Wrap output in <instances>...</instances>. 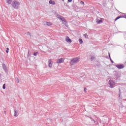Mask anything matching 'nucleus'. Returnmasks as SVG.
<instances>
[{"label": "nucleus", "mask_w": 126, "mask_h": 126, "mask_svg": "<svg viewBox=\"0 0 126 126\" xmlns=\"http://www.w3.org/2000/svg\"><path fill=\"white\" fill-rule=\"evenodd\" d=\"M28 34H29V35H30V36H31V33L30 32H29Z\"/></svg>", "instance_id": "nucleus-25"}, {"label": "nucleus", "mask_w": 126, "mask_h": 126, "mask_svg": "<svg viewBox=\"0 0 126 126\" xmlns=\"http://www.w3.org/2000/svg\"><path fill=\"white\" fill-rule=\"evenodd\" d=\"M87 35V34H83V36H84V37L86 38V39H87V38H88V35Z\"/></svg>", "instance_id": "nucleus-16"}, {"label": "nucleus", "mask_w": 126, "mask_h": 126, "mask_svg": "<svg viewBox=\"0 0 126 126\" xmlns=\"http://www.w3.org/2000/svg\"><path fill=\"white\" fill-rule=\"evenodd\" d=\"M68 1L69 2H71V1H72V0H68Z\"/></svg>", "instance_id": "nucleus-22"}, {"label": "nucleus", "mask_w": 126, "mask_h": 126, "mask_svg": "<svg viewBox=\"0 0 126 126\" xmlns=\"http://www.w3.org/2000/svg\"><path fill=\"white\" fill-rule=\"evenodd\" d=\"M79 43H80V44H83V41L82 40V39H81V38H80L79 39Z\"/></svg>", "instance_id": "nucleus-14"}, {"label": "nucleus", "mask_w": 126, "mask_h": 126, "mask_svg": "<svg viewBox=\"0 0 126 126\" xmlns=\"http://www.w3.org/2000/svg\"><path fill=\"white\" fill-rule=\"evenodd\" d=\"M14 116L15 117H17V112H16V110H14Z\"/></svg>", "instance_id": "nucleus-15"}, {"label": "nucleus", "mask_w": 126, "mask_h": 126, "mask_svg": "<svg viewBox=\"0 0 126 126\" xmlns=\"http://www.w3.org/2000/svg\"><path fill=\"white\" fill-rule=\"evenodd\" d=\"M33 55L34 56H37V53H34Z\"/></svg>", "instance_id": "nucleus-24"}, {"label": "nucleus", "mask_w": 126, "mask_h": 126, "mask_svg": "<svg viewBox=\"0 0 126 126\" xmlns=\"http://www.w3.org/2000/svg\"><path fill=\"white\" fill-rule=\"evenodd\" d=\"M116 67H117V68H119V69H121L122 68H124V67H125V66L121 64L116 65Z\"/></svg>", "instance_id": "nucleus-8"}, {"label": "nucleus", "mask_w": 126, "mask_h": 126, "mask_svg": "<svg viewBox=\"0 0 126 126\" xmlns=\"http://www.w3.org/2000/svg\"><path fill=\"white\" fill-rule=\"evenodd\" d=\"M108 83L110 85V88H114L115 87V85L116 84V83H115V82H114L113 80H109Z\"/></svg>", "instance_id": "nucleus-4"}, {"label": "nucleus", "mask_w": 126, "mask_h": 126, "mask_svg": "<svg viewBox=\"0 0 126 126\" xmlns=\"http://www.w3.org/2000/svg\"><path fill=\"white\" fill-rule=\"evenodd\" d=\"M49 3H50V4L55 5V4H56V2H55V1H53V0H50L49 1Z\"/></svg>", "instance_id": "nucleus-10"}, {"label": "nucleus", "mask_w": 126, "mask_h": 126, "mask_svg": "<svg viewBox=\"0 0 126 126\" xmlns=\"http://www.w3.org/2000/svg\"><path fill=\"white\" fill-rule=\"evenodd\" d=\"M45 25H48V26H51L53 25V23L50 22H45Z\"/></svg>", "instance_id": "nucleus-9"}, {"label": "nucleus", "mask_w": 126, "mask_h": 126, "mask_svg": "<svg viewBox=\"0 0 126 126\" xmlns=\"http://www.w3.org/2000/svg\"><path fill=\"white\" fill-rule=\"evenodd\" d=\"M62 1H64V0H62Z\"/></svg>", "instance_id": "nucleus-27"}, {"label": "nucleus", "mask_w": 126, "mask_h": 126, "mask_svg": "<svg viewBox=\"0 0 126 126\" xmlns=\"http://www.w3.org/2000/svg\"><path fill=\"white\" fill-rule=\"evenodd\" d=\"M12 0H6L7 3L8 4H10L11 3V1Z\"/></svg>", "instance_id": "nucleus-13"}, {"label": "nucleus", "mask_w": 126, "mask_h": 126, "mask_svg": "<svg viewBox=\"0 0 126 126\" xmlns=\"http://www.w3.org/2000/svg\"><path fill=\"white\" fill-rule=\"evenodd\" d=\"M63 62H64V59L60 58V59L57 60V63H63Z\"/></svg>", "instance_id": "nucleus-6"}, {"label": "nucleus", "mask_w": 126, "mask_h": 126, "mask_svg": "<svg viewBox=\"0 0 126 126\" xmlns=\"http://www.w3.org/2000/svg\"><path fill=\"white\" fill-rule=\"evenodd\" d=\"M102 22H103V20H100L99 21H96V23L97 24H100V23H102Z\"/></svg>", "instance_id": "nucleus-12"}, {"label": "nucleus", "mask_w": 126, "mask_h": 126, "mask_svg": "<svg viewBox=\"0 0 126 126\" xmlns=\"http://www.w3.org/2000/svg\"><path fill=\"white\" fill-rule=\"evenodd\" d=\"M122 17H123V16H118V17L115 19V21H117V20H118V19H120V18H122Z\"/></svg>", "instance_id": "nucleus-11"}, {"label": "nucleus", "mask_w": 126, "mask_h": 126, "mask_svg": "<svg viewBox=\"0 0 126 126\" xmlns=\"http://www.w3.org/2000/svg\"><path fill=\"white\" fill-rule=\"evenodd\" d=\"M79 61V58L78 57H77L76 58L72 59L70 63L72 65H73L74 64V63H78Z\"/></svg>", "instance_id": "nucleus-3"}, {"label": "nucleus", "mask_w": 126, "mask_h": 126, "mask_svg": "<svg viewBox=\"0 0 126 126\" xmlns=\"http://www.w3.org/2000/svg\"><path fill=\"white\" fill-rule=\"evenodd\" d=\"M2 88H3V89H5V84L3 85Z\"/></svg>", "instance_id": "nucleus-18"}, {"label": "nucleus", "mask_w": 126, "mask_h": 126, "mask_svg": "<svg viewBox=\"0 0 126 126\" xmlns=\"http://www.w3.org/2000/svg\"><path fill=\"white\" fill-rule=\"evenodd\" d=\"M80 3H81V4H84V2L83 1H80Z\"/></svg>", "instance_id": "nucleus-20"}, {"label": "nucleus", "mask_w": 126, "mask_h": 126, "mask_svg": "<svg viewBox=\"0 0 126 126\" xmlns=\"http://www.w3.org/2000/svg\"><path fill=\"white\" fill-rule=\"evenodd\" d=\"M65 40L66 42H67V43H71V39H70V38H69V37H68V36H66L65 37Z\"/></svg>", "instance_id": "nucleus-7"}, {"label": "nucleus", "mask_w": 126, "mask_h": 126, "mask_svg": "<svg viewBox=\"0 0 126 126\" xmlns=\"http://www.w3.org/2000/svg\"><path fill=\"white\" fill-rule=\"evenodd\" d=\"M86 90H87V89L86 88H84V92H85V93H86Z\"/></svg>", "instance_id": "nucleus-21"}, {"label": "nucleus", "mask_w": 126, "mask_h": 126, "mask_svg": "<svg viewBox=\"0 0 126 126\" xmlns=\"http://www.w3.org/2000/svg\"><path fill=\"white\" fill-rule=\"evenodd\" d=\"M110 61H111L112 63H114V61H113V60H112L111 59Z\"/></svg>", "instance_id": "nucleus-23"}, {"label": "nucleus", "mask_w": 126, "mask_h": 126, "mask_svg": "<svg viewBox=\"0 0 126 126\" xmlns=\"http://www.w3.org/2000/svg\"><path fill=\"white\" fill-rule=\"evenodd\" d=\"M19 5H20V3L16 0H14L12 3V6H13L14 8H16V9H17V8L19 7Z\"/></svg>", "instance_id": "nucleus-1"}, {"label": "nucleus", "mask_w": 126, "mask_h": 126, "mask_svg": "<svg viewBox=\"0 0 126 126\" xmlns=\"http://www.w3.org/2000/svg\"><path fill=\"white\" fill-rule=\"evenodd\" d=\"M57 17L59 19V20H62L63 24H64L66 26V20L64 18L60 15H57Z\"/></svg>", "instance_id": "nucleus-2"}, {"label": "nucleus", "mask_w": 126, "mask_h": 126, "mask_svg": "<svg viewBox=\"0 0 126 126\" xmlns=\"http://www.w3.org/2000/svg\"><path fill=\"white\" fill-rule=\"evenodd\" d=\"M53 61H52L51 59H49L48 61V66L50 67V68H52L53 67Z\"/></svg>", "instance_id": "nucleus-5"}, {"label": "nucleus", "mask_w": 126, "mask_h": 126, "mask_svg": "<svg viewBox=\"0 0 126 126\" xmlns=\"http://www.w3.org/2000/svg\"><path fill=\"white\" fill-rule=\"evenodd\" d=\"M66 27H67V26H68V25H67V22H66Z\"/></svg>", "instance_id": "nucleus-26"}, {"label": "nucleus", "mask_w": 126, "mask_h": 126, "mask_svg": "<svg viewBox=\"0 0 126 126\" xmlns=\"http://www.w3.org/2000/svg\"><path fill=\"white\" fill-rule=\"evenodd\" d=\"M92 61H93V60H94V59H95V58L94 57V56H92L91 58Z\"/></svg>", "instance_id": "nucleus-19"}, {"label": "nucleus", "mask_w": 126, "mask_h": 126, "mask_svg": "<svg viewBox=\"0 0 126 126\" xmlns=\"http://www.w3.org/2000/svg\"><path fill=\"white\" fill-rule=\"evenodd\" d=\"M9 49L8 48H6V53H8V51H9Z\"/></svg>", "instance_id": "nucleus-17"}]
</instances>
